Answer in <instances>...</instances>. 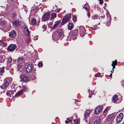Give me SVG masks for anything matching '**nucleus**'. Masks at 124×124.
<instances>
[{
  "label": "nucleus",
  "mask_w": 124,
  "mask_h": 124,
  "mask_svg": "<svg viewBox=\"0 0 124 124\" xmlns=\"http://www.w3.org/2000/svg\"><path fill=\"white\" fill-rule=\"evenodd\" d=\"M71 17V16L70 14L68 15L65 17H64L62 20L61 23L62 25H63L67 22L70 19Z\"/></svg>",
  "instance_id": "obj_2"
},
{
  "label": "nucleus",
  "mask_w": 124,
  "mask_h": 124,
  "mask_svg": "<svg viewBox=\"0 0 124 124\" xmlns=\"http://www.w3.org/2000/svg\"><path fill=\"white\" fill-rule=\"evenodd\" d=\"M93 29V30H95L96 29V28H95V27H94V26H93V28L92 27Z\"/></svg>",
  "instance_id": "obj_52"
},
{
  "label": "nucleus",
  "mask_w": 124,
  "mask_h": 124,
  "mask_svg": "<svg viewBox=\"0 0 124 124\" xmlns=\"http://www.w3.org/2000/svg\"><path fill=\"white\" fill-rule=\"evenodd\" d=\"M36 70L35 69V71Z\"/></svg>",
  "instance_id": "obj_64"
},
{
  "label": "nucleus",
  "mask_w": 124,
  "mask_h": 124,
  "mask_svg": "<svg viewBox=\"0 0 124 124\" xmlns=\"http://www.w3.org/2000/svg\"><path fill=\"white\" fill-rule=\"evenodd\" d=\"M110 108V107L109 106L107 107L103 111V113H105L109 110Z\"/></svg>",
  "instance_id": "obj_31"
},
{
  "label": "nucleus",
  "mask_w": 124,
  "mask_h": 124,
  "mask_svg": "<svg viewBox=\"0 0 124 124\" xmlns=\"http://www.w3.org/2000/svg\"><path fill=\"white\" fill-rule=\"evenodd\" d=\"M7 95L8 97H11V95H10V94H7Z\"/></svg>",
  "instance_id": "obj_51"
},
{
  "label": "nucleus",
  "mask_w": 124,
  "mask_h": 124,
  "mask_svg": "<svg viewBox=\"0 0 124 124\" xmlns=\"http://www.w3.org/2000/svg\"><path fill=\"white\" fill-rule=\"evenodd\" d=\"M68 29L70 30L72 29L73 27V24L72 23H69L68 24Z\"/></svg>",
  "instance_id": "obj_21"
},
{
  "label": "nucleus",
  "mask_w": 124,
  "mask_h": 124,
  "mask_svg": "<svg viewBox=\"0 0 124 124\" xmlns=\"http://www.w3.org/2000/svg\"><path fill=\"white\" fill-rule=\"evenodd\" d=\"M21 80L23 81L27 82L29 80V78L26 75H23L20 76Z\"/></svg>",
  "instance_id": "obj_9"
},
{
  "label": "nucleus",
  "mask_w": 124,
  "mask_h": 124,
  "mask_svg": "<svg viewBox=\"0 0 124 124\" xmlns=\"http://www.w3.org/2000/svg\"><path fill=\"white\" fill-rule=\"evenodd\" d=\"M4 69L3 68H0V73H3L4 72Z\"/></svg>",
  "instance_id": "obj_35"
},
{
  "label": "nucleus",
  "mask_w": 124,
  "mask_h": 124,
  "mask_svg": "<svg viewBox=\"0 0 124 124\" xmlns=\"http://www.w3.org/2000/svg\"><path fill=\"white\" fill-rule=\"evenodd\" d=\"M74 123L75 124H78L80 123V121L79 120L77 119L74 120Z\"/></svg>",
  "instance_id": "obj_28"
},
{
  "label": "nucleus",
  "mask_w": 124,
  "mask_h": 124,
  "mask_svg": "<svg viewBox=\"0 0 124 124\" xmlns=\"http://www.w3.org/2000/svg\"><path fill=\"white\" fill-rule=\"evenodd\" d=\"M87 16L88 17H90V14L89 12H87Z\"/></svg>",
  "instance_id": "obj_46"
},
{
  "label": "nucleus",
  "mask_w": 124,
  "mask_h": 124,
  "mask_svg": "<svg viewBox=\"0 0 124 124\" xmlns=\"http://www.w3.org/2000/svg\"><path fill=\"white\" fill-rule=\"evenodd\" d=\"M12 23L14 25L18 27L20 24V22L18 20L16 19L13 21Z\"/></svg>",
  "instance_id": "obj_12"
},
{
  "label": "nucleus",
  "mask_w": 124,
  "mask_h": 124,
  "mask_svg": "<svg viewBox=\"0 0 124 124\" xmlns=\"http://www.w3.org/2000/svg\"><path fill=\"white\" fill-rule=\"evenodd\" d=\"M33 66L31 64H29L26 68V71L27 72H30L33 69Z\"/></svg>",
  "instance_id": "obj_10"
},
{
  "label": "nucleus",
  "mask_w": 124,
  "mask_h": 124,
  "mask_svg": "<svg viewBox=\"0 0 124 124\" xmlns=\"http://www.w3.org/2000/svg\"><path fill=\"white\" fill-rule=\"evenodd\" d=\"M101 121L100 119L98 117L96 118L94 124H99Z\"/></svg>",
  "instance_id": "obj_16"
},
{
  "label": "nucleus",
  "mask_w": 124,
  "mask_h": 124,
  "mask_svg": "<svg viewBox=\"0 0 124 124\" xmlns=\"http://www.w3.org/2000/svg\"><path fill=\"white\" fill-rule=\"evenodd\" d=\"M38 65L39 67H40L43 66V64L41 62H39L38 63Z\"/></svg>",
  "instance_id": "obj_36"
},
{
  "label": "nucleus",
  "mask_w": 124,
  "mask_h": 124,
  "mask_svg": "<svg viewBox=\"0 0 124 124\" xmlns=\"http://www.w3.org/2000/svg\"><path fill=\"white\" fill-rule=\"evenodd\" d=\"M113 71H113V70H112V71H111V72L112 73V72H113Z\"/></svg>",
  "instance_id": "obj_59"
},
{
  "label": "nucleus",
  "mask_w": 124,
  "mask_h": 124,
  "mask_svg": "<svg viewBox=\"0 0 124 124\" xmlns=\"http://www.w3.org/2000/svg\"><path fill=\"white\" fill-rule=\"evenodd\" d=\"M100 24V23H98V24L99 25V24Z\"/></svg>",
  "instance_id": "obj_63"
},
{
  "label": "nucleus",
  "mask_w": 124,
  "mask_h": 124,
  "mask_svg": "<svg viewBox=\"0 0 124 124\" xmlns=\"http://www.w3.org/2000/svg\"><path fill=\"white\" fill-rule=\"evenodd\" d=\"M56 13H53L52 14H51L52 18L54 19V18H55V17H56Z\"/></svg>",
  "instance_id": "obj_29"
},
{
  "label": "nucleus",
  "mask_w": 124,
  "mask_h": 124,
  "mask_svg": "<svg viewBox=\"0 0 124 124\" xmlns=\"http://www.w3.org/2000/svg\"><path fill=\"white\" fill-rule=\"evenodd\" d=\"M122 84L123 86L124 87V80H123L122 81Z\"/></svg>",
  "instance_id": "obj_49"
},
{
  "label": "nucleus",
  "mask_w": 124,
  "mask_h": 124,
  "mask_svg": "<svg viewBox=\"0 0 124 124\" xmlns=\"http://www.w3.org/2000/svg\"><path fill=\"white\" fill-rule=\"evenodd\" d=\"M23 58L22 57L19 58L17 60V62L19 63H21L23 62Z\"/></svg>",
  "instance_id": "obj_20"
},
{
  "label": "nucleus",
  "mask_w": 124,
  "mask_h": 124,
  "mask_svg": "<svg viewBox=\"0 0 124 124\" xmlns=\"http://www.w3.org/2000/svg\"><path fill=\"white\" fill-rule=\"evenodd\" d=\"M89 95L88 97L89 98H90L91 97V96L93 95L94 94V92L93 91H90L89 92Z\"/></svg>",
  "instance_id": "obj_25"
},
{
  "label": "nucleus",
  "mask_w": 124,
  "mask_h": 124,
  "mask_svg": "<svg viewBox=\"0 0 124 124\" xmlns=\"http://www.w3.org/2000/svg\"><path fill=\"white\" fill-rule=\"evenodd\" d=\"M117 62L116 60H115V61H112V64H113V65L116 66L117 65Z\"/></svg>",
  "instance_id": "obj_34"
},
{
  "label": "nucleus",
  "mask_w": 124,
  "mask_h": 124,
  "mask_svg": "<svg viewBox=\"0 0 124 124\" xmlns=\"http://www.w3.org/2000/svg\"><path fill=\"white\" fill-rule=\"evenodd\" d=\"M74 38H72L73 39H76V36L75 35H74Z\"/></svg>",
  "instance_id": "obj_55"
},
{
  "label": "nucleus",
  "mask_w": 124,
  "mask_h": 124,
  "mask_svg": "<svg viewBox=\"0 0 124 124\" xmlns=\"http://www.w3.org/2000/svg\"><path fill=\"white\" fill-rule=\"evenodd\" d=\"M45 25H43L42 27V28H43V27H44L45 28Z\"/></svg>",
  "instance_id": "obj_58"
},
{
  "label": "nucleus",
  "mask_w": 124,
  "mask_h": 124,
  "mask_svg": "<svg viewBox=\"0 0 124 124\" xmlns=\"http://www.w3.org/2000/svg\"><path fill=\"white\" fill-rule=\"evenodd\" d=\"M23 28L24 29V34L26 36H28L29 34V31L27 27L26 26L24 25L23 26Z\"/></svg>",
  "instance_id": "obj_8"
},
{
  "label": "nucleus",
  "mask_w": 124,
  "mask_h": 124,
  "mask_svg": "<svg viewBox=\"0 0 124 124\" xmlns=\"http://www.w3.org/2000/svg\"><path fill=\"white\" fill-rule=\"evenodd\" d=\"M0 7V8H1V7H2V8H3V7H3V6H1V7Z\"/></svg>",
  "instance_id": "obj_60"
},
{
  "label": "nucleus",
  "mask_w": 124,
  "mask_h": 124,
  "mask_svg": "<svg viewBox=\"0 0 124 124\" xmlns=\"http://www.w3.org/2000/svg\"><path fill=\"white\" fill-rule=\"evenodd\" d=\"M77 108H78V107H75V108L77 109Z\"/></svg>",
  "instance_id": "obj_61"
},
{
  "label": "nucleus",
  "mask_w": 124,
  "mask_h": 124,
  "mask_svg": "<svg viewBox=\"0 0 124 124\" xmlns=\"http://www.w3.org/2000/svg\"><path fill=\"white\" fill-rule=\"evenodd\" d=\"M11 1H13L14 0H11Z\"/></svg>",
  "instance_id": "obj_62"
},
{
  "label": "nucleus",
  "mask_w": 124,
  "mask_h": 124,
  "mask_svg": "<svg viewBox=\"0 0 124 124\" xmlns=\"http://www.w3.org/2000/svg\"><path fill=\"white\" fill-rule=\"evenodd\" d=\"M13 92L12 91H8L6 93V94H10V95H11V93Z\"/></svg>",
  "instance_id": "obj_39"
},
{
  "label": "nucleus",
  "mask_w": 124,
  "mask_h": 124,
  "mask_svg": "<svg viewBox=\"0 0 124 124\" xmlns=\"http://www.w3.org/2000/svg\"><path fill=\"white\" fill-rule=\"evenodd\" d=\"M79 33L81 36H84L86 30L84 27L81 26L79 27Z\"/></svg>",
  "instance_id": "obj_3"
},
{
  "label": "nucleus",
  "mask_w": 124,
  "mask_h": 124,
  "mask_svg": "<svg viewBox=\"0 0 124 124\" xmlns=\"http://www.w3.org/2000/svg\"><path fill=\"white\" fill-rule=\"evenodd\" d=\"M101 76V74L100 73H97L95 74V76L96 77H100Z\"/></svg>",
  "instance_id": "obj_40"
},
{
  "label": "nucleus",
  "mask_w": 124,
  "mask_h": 124,
  "mask_svg": "<svg viewBox=\"0 0 124 124\" xmlns=\"http://www.w3.org/2000/svg\"><path fill=\"white\" fill-rule=\"evenodd\" d=\"M31 22L32 25H35L36 23V21L35 18H32L31 19Z\"/></svg>",
  "instance_id": "obj_19"
},
{
  "label": "nucleus",
  "mask_w": 124,
  "mask_h": 124,
  "mask_svg": "<svg viewBox=\"0 0 124 124\" xmlns=\"http://www.w3.org/2000/svg\"><path fill=\"white\" fill-rule=\"evenodd\" d=\"M58 35L61 38H63V33L61 32L58 31Z\"/></svg>",
  "instance_id": "obj_23"
},
{
  "label": "nucleus",
  "mask_w": 124,
  "mask_h": 124,
  "mask_svg": "<svg viewBox=\"0 0 124 124\" xmlns=\"http://www.w3.org/2000/svg\"><path fill=\"white\" fill-rule=\"evenodd\" d=\"M112 116L109 115L108 116L107 118V120L108 121H109L111 120L112 118Z\"/></svg>",
  "instance_id": "obj_27"
},
{
  "label": "nucleus",
  "mask_w": 124,
  "mask_h": 124,
  "mask_svg": "<svg viewBox=\"0 0 124 124\" xmlns=\"http://www.w3.org/2000/svg\"><path fill=\"white\" fill-rule=\"evenodd\" d=\"M118 96L117 95H114L112 98V101L113 102H115L117 100Z\"/></svg>",
  "instance_id": "obj_18"
},
{
  "label": "nucleus",
  "mask_w": 124,
  "mask_h": 124,
  "mask_svg": "<svg viewBox=\"0 0 124 124\" xmlns=\"http://www.w3.org/2000/svg\"><path fill=\"white\" fill-rule=\"evenodd\" d=\"M65 122L66 123H68V121L67 120H66L65 121Z\"/></svg>",
  "instance_id": "obj_56"
},
{
  "label": "nucleus",
  "mask_w": 124,
  "mask_h": 124,
  "mask_svg": "<svg viewBox=\"0 0 124 124\" xmlns=\"http://www.w3.org/2000/svg\"><path fill=\"white\" fill-rule=\"evenodd\" d=\"M112 73L110 74V75L109 76L110 77H111V76H112Z\"/></svg>",
  "instance_id": "obj_57"
},
{
  "label": "nucleus",
  "mask_w": 124,
  "mask_h": 124,
  "mask_svg": "<svg viewBox=\"0 0 124 124\" xmlns=\"http://www.w3.org/2000/svg\"><path fill=\"white\" fill-rule=\"evenodd\" d=\"M84 8L87 11L89 10V7L87 4H85L84 5Z\"/></svg>",
  "instance_id": "obj_22"
},
{
  "label": "nucleus",
  "mask_w": 124,
  "mask_h": 124,
  "mask_svg": "<svg viewBox=\"0 0 124 124\" xmlns=\"http://www.w3.org/2000/svg\"><path fill=\"white\" fill-rule=\"evenodd\" d=\"M49 17L50 15L49 13H46L44 14L42 17V21H44L47 20Z\"/></svg>",
  "instance_id": "obj_6"
},
{
  "label": "nucleus",
  "mask_w": 124,
  "mask_h": 124,
  "mask_svg": "<svg viewBox=\"0 0 124 124\" xmlns=\"http://www.w3.org/2000/svg\"><path fill=\"white\" fill-rule=\"evenodd\" d=\"M108 22H107V23H106V24L108 26L110 25V23L109 24V23H110L109 22V20H108Z\"/></svg>",
  "instance_id": "obj_47"
},
{
  "label": "nucleus",
  "mask_w": 124,
  "mask_h": 124,
  "mask_svg": "<svg viewBox=\"0 0 124 124\" xmlns=\"http://www.w3.org/2000/svg\"><path fill=\"white\" fill-rule=\"evenodd\" d=\"M4 8H5V10H6V11L7 9V7H4Z\"/></svg>",
  "instance_id": "obj_53"
},
{
  "label": "nucleus",
  "mask_w": 124,
  "mask_h": 124,
  "mask_svg": "<svg viewBox=\"0 0 124 124\" xmlns=\"http://www.w3.org/2000/svg\"><path fill=\"white\" fill-rule=\"evenodd\" d=\"M75 101H75V103H76V102H78H78H79V101H78V100H77V101L76 100H75Z\"/></svg>",
  "instance_id": "obj_54"
},
{
  "label": "nucleus",
  "mask_w": 124,
  "mask_h": 124,
  "mask_svg": "<svg viewBox=\"0 0 124 124\" xmlns=\"http://www.w3.org/2000/svg\"><path fill=\"white\" fill-rule=\"evenodd\" d=\"M6 45V43L3 42V41L1 40H0V46H5Z\"/></svg>",
  "instance_id": "obj_26"
},
{
  "label": "nucleus",
  "mask_w": 124,
  "mask_h": 124,
  "mask_svg": "<svg viewBox=\"0 0 124 124\" xmlns=\"http://www.w3.org/2000/svg\"><path fill=\"white\" fill-rule=\"evenodd\" d=\"M54 7L55 9H56L58 8L57 6L56 5H55V6Z\"/></svg>",
  "instance_id": "obj_48"
},
{
  "label": "nucleus",
  "mask_w": 124,
  "mask_h": 124,
  "mask_svg": "<svg viewBox=\"0 0 124 124\" xmlns=\"http://www.w3.org/2000/svg\"><path fill=\"white\" fill-rule=\"evenodd\" d=\"M105 17V16L104 14H102L101 16H100L99 17V18L100 19H101L103 18H104Z\"/></svg>",
  "instance_id": "obj_38"
},
{
  "label": "nucleus",
  "mask_w": 124,
  "mask_h": 124,
  "mask_svg": "<svg viewBox=\"0 0 124 124\" xmlns=\"http://www.w3.org/2000/svg\"><path fill=\"white\" fill-rule=\"evenodd\" d=\"M40 6L39 7H39H38V8H41V5H42V4H40Z\"/></svg>",
  "instance_id": "obj_50"
},
{
  "label": "nucleus",
  "mask_w": 124,
  "mask_h": 124,
  "mask_svg": "<svg viewBox=\"0 0 124 124\" xmlns=\"http://www.w3.org/2000/svg\"><path fill=\"white\" fill-rule=\"evenodd\" d=\"M2 61H4L5 58V55H3L2 56Z\"/></svg>",
  "instance_id": "obj_41"
},
{
  "label": "nucleus",
  "mask_w": 124,
  "mask_h": 124,
  "mask_svg": "<svg viewBox=\"0 0 124 124\" xmlns=\"http://www.w3.org/2000/svg\"><path fill=\"white\" fill-rule=\"evenodd\" d=\"M10 83V80L8 78L5 79L2 85L0 86L1 88L3 89H6Z\"/></svg>",
  "instance_id": "obj_1"
},
{
  "label": "nucleus",
  "mask_w": 124,
  "mask_h": 124,
  "mask_svg": "<svg viewBox=\"0 0 124 124\" xmlns=\"http://www.w3.org/2000/svg\"><path fill=\"white\" fill-rule=\"evenodd\" d=\"M38 36H35L34 37V40H37L38 39Z\"/></svg>",
  "instance_id": "obj_45"
},
{
  "label": "nucleus",
  "mask_w": 124,
  "mask_h": 124,
  "mask_svg": "<svg viewBox=\"0 0 124 124\" xmlns=\"http://www.w3.org/2000/svg\"><path fill=\"white\" fill-rule=\"evenodd\" d=\"M92 19H96L98 18V16L96 15H93L92 17Z\"/></svg>",
  "instance_id": "obj_32"
},
{
  "label": "nucleus",
  "mask_w": 124,
  "mask_h": 124,
  "mask_svg": "<svg viewBox=\"0 0 124 124\" xmlns=\"http://www.w3.org/2000/svg\"><path fill=\"white\" fill-rule=\"evenodd\" d=\"M89 115V113L87 112H85L84 114V117L85 118L88 117Z\"/></svg>",
  "instance_id": "obj_30"
},
{
  "label": "nucleus",
  "mask_w": 124,
  "mask_h": 124,
  "mask_svg": "<svg viewBox=\"0 0 124 124\" xmlns=\"http://www.w3.org/2000/svg\"><path fill=\"white\" fill-rule=\"evenodd\" d=\"M12 58L11 57H9L7 61V65L8 67V69H10V67L11 66V62L12 61Z\"/></svg>",
  "instance_id": "obj_13"
},
{
  "label": "nucleus",
  "mask_w": 124,
  "mask_h": 124,
  "mask_svg": "<svg viewBox=\"0 0 124 124\" xmlns=\"http://www.w3.org/2000/svg\"><path fill=\"white\" fill-rule=\"evenodd\" d=\"M123 117V115L122 113H121L118 115L116 117V122L117 123H120L122 121Z\"/></svg>",
  "instance_id": "obj_5"
},
{
  "label": "nucleus",
  "mask_w": 124,
  "mask_h": 124,
  "mask_svg": "<svg viewBox=\"0 0 124 124\" xmlns=\"http://www.w3.org/2000/svg\"><path fill=\"white\" fill-rule=\"evenodd\" d=\"M107 16V19L108 20H109V21L110 23H110L111 21V16L109 14V13L108 11H107L106 13Z\"/></svg>",
  "instance_id": "obj_14"
},
{
  "label": "nucleus",
  "mask_w": 124,
  "mask_h": 124,
  "mask_svg": "<svg viewBox=\"0 0 124 124\" xmlns=\"http://www.w3.org/2000/svg\"><path fill=\"white\" fill-rule=\"evenodd\" d=\"M22 67V65H18V69L20 70Z\"/></svg>",
  "instance_id": "obj_42"
},
{
  "label": "nucleus",
  "mask_w": 124,
  "mask_h": 124,
  "mask_svg": "<svg viewBox=\"0 0 124 124\" xmlns=\"http://www.w3.org/2000/svg\"><path fill=\"white\" fill-rule=\"evenodd\" d=\"M53 10L54 12H56L59 13L61 10V9L60 8L58 9L57 8L56 9H55L54 7L53 8Z\"/></svg>",
  "instance_id": "obj_24"
},
{
  "label": "nucleus",
  "mask_w": 124,
  "mask_h": 124,
  "mask_svg": "<svg viewBox=\"0 0 124 124\" xmlns=\"http://www.w3.org/2000/svg\"><path fill=\"white\" fill-rule=\"evenodd\" d=\"M99 0V3L100 4H103V0Z\"/></svg>",
  "instance_id": "obj_43"
},
{
  "label": "nucleus",
  "mask_w": 124,
  "mask_h": 124,
  "mask_svg": "<svg viewBox=\"0 0 124 124\" xmlns=\"http://www.w3.org/2000/svg\"><path fill=\"white\" fill-rule=\"evenodd\" d=\"M60 21H58L57 22H55L54 24V26L52 27V29H55L57 27V26L60 24Z\"/></svg>",
  "instance_id": "obj_15"
},
{
  "label": "nucleus",
  "mask_w": 124,
  "mask_h": 124,
  "mask_svg": "<svg viewBox=\"0 0 124 124\" xmlns=\"http://www.w3.org/2000/svg\"><path fill=\"white\" fill-rule=\"evenodd\" d=\"M111 65L113 66V69L112 70L114 71V70H113V69H114L115 68V65H113V64H112Z\"/></svg>",
  "instance_id": "obj_44"
},
{
  "label": "nucleus",
  "mask_w": 124,
  "mask_h": 124,
  "mask_svg": "<svg viewBox=\"0 0 124 124\" xmlns=\"http://www.w3.org/2000/svg\"><path fill=\"white\" fill-rule=\"evenodd\" d=\"M102 106H99L96 108L94 110L95 113L96 115L100 113V112L102 110Z\"/></svg>",
  "instance_id": "obj_4"
},
{
  "label": "nucleus",
  "mask_w": 124,
  "mask_h": 124,
  "mask_svg": "<svg viewBox=\"0 0 124 124\" xmlns=\"http://www.w3.org/2000/svg\"><path fill=\"white\" fill-rule=\"evenodd\" d=\"M72 18L73 20V21L74 22H75L77 20V18H76V16H75L73 15L72 16Z\"/></svg>",
  "instance_id": "obj_33"
},
{
  "label": "nucleus",
  "mask_w": 124,
  "mask_h": 124,
  "mask_svg": "<svg viewBox=\"0 0 124 124\" xmlns=\"http://www.w3.org/2000/svg\"><path fill=\"white\" fill-rule=\"evenodd\" d=\"M9 36L10 37L14 38L16 36V32L15 30H13L9 33Z\"/></svg>",
  "instance_id": "obj_11"
},
{
  "label": "nucleus",
  "mask_w": 124,
  "mask_h": 124,
  "mask_svg": "<svg viewBox=\"0 0 124 124\" xmlns=\"http://www.w3.org/2000/svg\"><path fill=\"white\" fill-rule=\"evenodd\" d=\"M23 90H22L18 92L15 94V97H17L20 96V94L23 93Z\"/></svg>",
  "instance_id": "obj_17"
},
{
  "label": "nucleus",
  "mask_w": 124,
  "mask_h": 124,
  "mask_svg": "<svg viewBox=\"0 0 124 124\" xmlns=\"http://www.w3.org/2000/svg\"><path fill=\"white\" fill-rule=\"evenodd\" d=\"M0 23L2 25H4L5 23V21H3V20L2 21L1 19L0 21Z\"/></svg>",
  "instance_id": "obj_37"
},
{
  "label": "nucleus",
  "mask_w": 124,
  "mask_h": 124,
  "mask_svg": "<svg viewBox=\"0 0 124 124\" xmlns=\"http://www.w3.org/2000/svg\"><path fill=\"white\" fill-rule=\"evenodd\" d=\"M16 47V46L15 44H11L7 48L8 50L13 51L14 50Z\"/></svg>",
  "instance_id": "obj_7"
}]
</instances>
